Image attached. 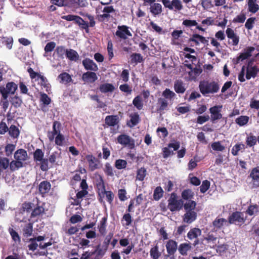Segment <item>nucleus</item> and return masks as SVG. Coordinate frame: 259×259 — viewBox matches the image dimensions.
I'll return each mask as SVG.
<instances>
[{"label": "nucleus", "mask_w": 259, "mask_h": 259, "mask_svg": "<svg viewBox=\"0 0 259 259\" xmlns=\"http://www.w3.org/2000/svg\"><path fill=\"white\" fill-rule=\"evenodd\" d=\"M176 94L169 89H166L162 93V97L158 98L156 106L157 112L164 113L169 109V106L172 105L176 97Z\"/></svg>", "instance_id": "1"}, {"label": "nucleus", "mask_w": 259, "mask_h": 259, "mask_svg": "<svg viewBox=\"0 0 259 259\" xmlns=\"http://www.w3.org/2000/svg\"><path fill=\"white\" fill-rule=\"evenodd\" d=\"M199 88L201 94L205 95L217 93L219 90L220 86L218 83L214 81L209 82L204 80L200 82Z\"/></svg>", "instance_id": "2"}, {"label": "nucleus", "mask_w": 259, "mask_h": 259, "mask_svg": "<svg viewBox=\"0 0 259 259\" xmlns=\"http://www.w3.org/2000/svg\"><path fill=\"white\" fill-rule=\"evenodd\" d=\"M108 249L103 245L101 246L100 244H98L95 246V249L93 251H87L82 254V259H88L95 255V259H102L105 255Z\"/></svg>", "instance_id": "3"}, {"label": "nucleus", "mask_w": 259, "mask_h": 259, "mask_svg": "<svg viewBox=\"0 0 259 259\" xmlns=\"http://www.w3.org/2000/svg\"><path fill=\"white\" fill-rule=\"evenodd\" d=\"M67 21H72L74 23L77 24L79 27L82 29H84L87 32H89V27H93L95 25V21L94 17H88L90 20L89 23L87 21H84L81 17H62Z\"/></svg>", "instance_id": "4"}, {"label": "nucleus", "mask_w": 259, "mask_h": 259, "mask_svg": "<svg viewBox=\"0 0 259 259\" xmlns=\"http://www.w3.org/2000/svg\"><path fill=\"white\" fill-rule=\"evenodd\" d=\"M167 201V207L168 209L171 212L179 211L183 207V201L181 199L178 200V196L175 192L171 193Z\"/></svg>", "instance_id": "5"}, {"label": "nucleus", "mask_w": 259, "mask_h": 259, "mask_svg": "<svg viewBox=\"0 0 259 259\" xmlns=\"http://www.w3.org/2000/svg\"><path fill=\"white\" fill-rule=\"evenodd\" d=\"M228 220L229 224L241 226L245 223L247 216H244V212L236 211L229 216Z\"/></svg>", "instance_id": "6"}, {"label": "nucleus", "mask_w": 259, "mask_h": 259, "mask_svg": "<svg viewBox=\"0 0 259 259\" xmlns=\"http://www.w3.org/2000/svg\"><path fill=\"white\" fill-rule=\"evenodd\" d=\"M17 88V84L13 81L8 82L6 87L0 86V93L3 99H8L9 94H14Z\"/></svg>", "instance_id": "7"}, {"label": "nucleus", "mask_w": 259, "mask_h": 259, "mask_svg": "<svg viewBox=\"0 0 259 259\" xmlns=\"http://www.w3.org/2000/svg\"><path fill=\"white\" fill-rule=\"evenodd\" d=\"M85 158L88 162L89 169L91 171H94L96 169L102 167V163L100 160L92 154H88L85 156Z\"/></svg>", "instance_id": "8"}, {"label": "nucleus", "mask_w": 259, "mask_h": 259, "mask_svg": "<svg viewBox=\"0 0 259 259\" xmlns=\"http://www.w3.org/2000/svg\"><path fill=\"white\" fill-rule=\"evenodd\" d=\"M117 142L124 146H127L130 149L135 148V141L128 135L121 134L117 138Z\"/></svg>", "instance_id": "9"}, {"label": "nucleus", "mask_w": 259, "mask_h": 259, "mask_svg": "<svg viewBox=\"0 0 259 259\" xmlns=\"http://www.w3.org/2000/svg\"><path fill=\"white\" fill-rule=\"evenodd\" d=\"M248 178L251 179L250 184L252 189H256L259 187V166L252 168Z\"/></svg>", "instance_id": "10"}, {"label": "nucleus", "mask_w": 259, "mask_h": 259, "mask_svg": "<svg viewBox=\"0 0 259 259\" xmlns=\"http://www.w3.org/2000/svg\"><path fill=\"white\" fill-rule=\"evenodd\" d=\"M61 124L59 121L55 120L53 122L52 131H49L47 134V137L50 142L54 141L55 136L61 134Z\"/></svg>", "instance_id": "11"}, {"label": "nucleus", "mask_w": 259, "mask_h": 259, "mask_svg": "<svg viewBox=\"0 0 259 259\" xmlns=\"http://www.w3.org/2000/svg\"><path fill=\"white\" fill-rule=\"evenodd\" d=\"M51 184L48 181H43L38 185V192L43 197H46L50 192Z\"/></svg>", "instance_id": "12"}, {"label": "nucleus", "mask_w": 259, "mask_h": 259, "mask_svg": "<svg viewBox=\"0 0 259 259\" xmlns=\"http://www.w3.org/2000/svg\"><path fill=\"white\" fill-rule=\"evenodd\" d=\"M165 247L167 255L174 256L178 249V243L172 239H170L167 241Z\"/></svg>", "instance_id": "13"}, {"label": "nucleus", "mask_w": 259, "mask_h": 259, "mask_svg": "<svg viewBox=\"0 0 259 259\" xmlns=\"http://www.w3.org/2000/svg\"><path fill=\"white\" fill-rule=\"evenodd\" d=\"M81 78L85 82L93 83L98 79V76L95 72L87 71L83 73Z\"/></svg>", "instance_id": "14"}, {"label": "nucleus", "mask_w": 259, "mask_h": 259, "mask_svg": "<svg viewBox=\"0 0 259 259\" xmlns=\"http://www.w3.org/2000/svg\"><path fill=\"white\" fill-rule=\"evenodd\" d=\"M103 195L98 196V200L100 203L104 202L103 198H106L107 201L111 205H112L114 198V195L111 191H105L102 193Z\"/></svg>", "instance_id": "15"}, {"label": "nucleus", "mask_w": 259, "mask_h": 259, "mask_svg": "<svg viewBox=\"0 0 259 259\" xmlns=\"http://www.w3.org/2000/svg\"><path fill=\"white\" fill-rule=\"evenodd\" d=\"M82 65L87 70H91L97 71L98 70L97 65L93 61V60L85 58L82 61Z\"/></svg>", "instance_id": "16"}, {"label": "nucleus", "mask_w": 259, "mask_h": 259, "mask_svg": "<svg viewBox=\"0 0 259 259\" xmlns=\"http://www.w3.org/2000/svg\"><path fill=\"white\" fill-rule=\"evenodd\" d=\"M197 218V213L192 211H186V213L183 215V221L188 224H191L196 220Z\"/></svg>", "instance_id": "17"}, {"label": "nucleus", "mask_w": 259, "mask_h": 259, "mask_svg": "<svg viewBox=\"0 0 259 259\" xmlns=\"http://www.w3.org/2000/svg\"><path fill=\"white\" fill-rule=\"evenodd\" d=\"M119 122V117L117 115H108L105 119V123L108 126H114L117 125Z\"/></svg>", "instance_id": "18"}, {"label": "nucleus", "mask_w": 259, "mask_h": 259, "mask_svg": "<svg viewBox=\"0 0 259 259\" xmlns=\"http://www.w3.org/2000/svg\"><path fill=\"white\" fill-rule=\"evenodd\" d=\"M244 212L249 216L254 217L259 212V206L255 203H251L248 206Z\"/></svg>", "instance_id": "19"}, {"label": "nucleus", "mask_w": 259, "mask_h": 259, "mask_svg": "<svg viewBox=\"0 0 259 259\" xmlns=\"http://www.w3.org/2000/svg\"><path fill=\"white\" fill-rule=\"evenodd\" d=\"M28 155L26 151L23 149L17 150L14 153V158L21 162L27 160Z\"/></svg>", "instance_id": "20"}, {"label": "nucleus", "mask_w": 259, "mask_h": 259, "mask_svg": "<svg viewBox=\"0 0 259 259\" xmlns=\"http://www.w3.org/2000/svg\"><path fill=\"white\" fill-rule=\"evenodd\" d=\"M226 32L227 37L232 40V45L235 46L238 45L239 41V37L234 33V30L230 28H228Z\"/></svg>", "instance_id": "21"}, {"label": "nucleus", "mask_w": 259, "mask_h": 259, "mask_svg": "<svg viewBox=\"0 0 259 259\" xmlns=\"http://www.w3.org/2000/svg\"><path fill=\"white\" fill-rule=\"evenodd\" d=\"M130 120L127 122V125L130 127H133L137 125L140 121V116L137 112H134L130 115Z\"/></svg>", "instance_id": "22"}, {"label": "nucleus", "mask_w": 259, "mask_h": 259, "mask_svg": "<svg viewBox=\"0 0 259 259\" xmlns=\"http://www.w3.org/2000/svg\"><path fill=\"white\" fill-rule=\"evenodd\" d=\"M258 72H259V69L257 68V66H253L250 67L248 66L246 68V78L249 80L251 77L255 78Z\"/></svg>", "instance_id": "23"}, {"label": "nucleus", "mask_w": 259, "mask_h": 259, "mask_svg": "<svg viewBox=\"0 0 259 259\" xmlns=\"http://www.w3.org/2000/svg\"><path fill=\"white\" fill-rule=\"evenodd\" d=\"M96 188L98 190V195H103L102 193L106 191L105 182L103 179V177L101 176H99V179L96 181Z\"/></svg>", "instance_id": "24"}, {"label": "nucleus", "mask_w": 259, "mask_h": 259, "mask_svg": "<svg viewBox=\"0 0 259 259\" xmlns=\"http://www.w3.org/2000/svg\"><path fill=\"white\" fill-rule=\"evenodd\" d=\"M58 78L60 79V83L62 84H67L73 82L71 76L67 72L61 73L58 75Z\"/></svg>", "instance_id": "25"}, {"label": "nucleus", "mask_w": 259, "mask_h": 259, "mask_svg": "<svg viewBox=\"0 0 259 259\" xmlns=\"http://www.w3.org/2000/svg\"><path fill=\"white\" fill-rule=\"evenodd\" d=\"M255 49L253 47H247L246 49L244 50V51L243 53H241L240 55L237 57V60L238 61H243L248 58L249 57L251 56V53Z\"/></svg>", "instance_id": "26"}, {"label": "nucleus", "mask_w": 259, "mask_h": 259, "mask_svg": "<svg viewBox=\"0 0 259 259\" xmlns=\"http://www.w3.org/2000/svg\"><path fill=\"white\" fill-rule=\"evenodd\" d=\"M210 113H211V118L213 121L221 119L222 117V115L220 112L219 107L214 106L209 109Z\"/></svg>", "instance_id": "27"}, {"label": "nucleus", "mask_w": 259, "mask_h": 259, "mask_svg": "<svg viewBox=\"0 0 259 259\" xmlns=\"http://www.w3.org/2000/svg\"><path fill=\"white\" fill-rule=\"evenodd\" d=\"M201 230L197 228H193L190 230L187 234V237L190 240L197 239L198 236L201 235Z\"/></svg>", "instance_id": "28"}, {"label": "nucleus", "mask_w": 259, "mask_h": 259, "mask_svg": "<svg viewBox=\"0 0 259 259\" xmlns=\"http://www.w3.org/2000/svg\"><path fill=\"white\" fill-rule=\"evenodd\" d=\"M189 40V42H194L196 45H199L200 42L203 44L208 42L204 37L198 34H194Z\"/></svg>", "instance_id": "29"}, {"label": "nucleus", "mask_w": 259, "mask_h": 259, "mask_svg": "<svg viewBox=\"0 0 259 259\" xmlns=\"http://www.w3.org/2000/svg\"><path fill=\"white\" fill-rule=\"evenodd\" d=\"M107 217H103L100 221L99 224L98 226V229L99 232L102 236L105 235L106 233V227H107Z\"/></svg>", "instance_id": "30"}, {"label": "nucleus", "mask_w": 259, "mask_h": 259, "mask_svg": "<svg viewBox=\"0 0 259 259\" xmlns=\"http://www.w3.org/2000/svg\"><path fill=\"white\" fill-rule=\"evenodd\" d=\"M99 90L102 93L112 92L115 90L114 85L112 83H104L99 86Z\"/></svg>", "instance_id": "31"}, {"label": "nucleus", "mask_w": 259, "mask_h": 259, "mask_svg": "<svg viewBox=\"0 0 259 259\" xmlns=\"http://www.w3.org/2000/svg\"><path fill=\"white\" fill-rule=\"evenodd\" d=\"M174 90L178 94H183L186 91L184 84L181 80H177L174 83Z\"/></svg>", "instance_id": "32"}, {"label": "nucleus", "mask_w": 259, "mask_h": 259, "mask_svg": "<svg viewBox=\"0 0 259 259\" xmlns=\"http://www.w3.org/2000/svg\"><path fill=\"white\" fill-rule=\"evenodd\" d=\"M150 255L151 259H159L161 256V252L159 250L157 244L152 247L150 250Z\"/></svg>", "instance_id": "33"}, {"label": "nucleus", "mask_w": 259, "mask_h": 259, "mask_svg": "<svg viewBox=\"0 0 259 259\" xmlns=\"http://www.w3.org/2000/svg\"><path fill=\"white\" fill-rule=\"evenodd\" d=\"M66 57L70 61L76 62L79 59L77 52L73 49H68Z\"/></svg>", "instance_id": "34"}, {"label": "nucleus", "mask_w": 259, "mask_h": 259, "mask_svg": "<svg viewBox=\"0 0 259 259\" xmlns=\"http://www.w3.org/2000/svg\"><path fill=\"white\" fill-rule=\"evenodd\" d=\"M194 196V193L190 189L184 190L181 193V197L185 200H192Z\"/></svg>", "instance_id": "35"}, {"label": "nucleus", "mask_w": 259, "mask_h": 259, "mask_svg": "<svg viewBox=\"0 0 259 259\" xmlns=\"http://www.w3.org/2000/svg\"><path fill=\"white\" fill-rule=\"evenodd\" d=\"M8 132L10 136L13 139L18 138L20 133L18 127L13 124L9 128Z\"/></svg>", "instance_id": "36"}, {"label": "nucleus", "mask_w": 259, "mask_h": 259, "mask_svg": "<svg viewBox=\"0 0 259 259\" xmlns=\"http://www.w3.org/2000/svg\"><path fill=\"white\" fill-rule=\"evenodd\" d=\"M133 104L139 110L143 109L144 104L142 98L141 96L138 95L133 100Z\"/></svg>", "instance_id": "37"}, {"label": "nucleus", "mask_w": 259, "mask_h": 259, "mask_svg": "<svg viewBox=\"0 0 259 259\" xmlns=\"http://www.w3.org/2000/svg\"><path fill=\"white\" fill-rule=\"evenodd\" d=\"M257 142L256 137L254 136L251 133L247 135L246 138V144L248 147H251L256 145Z\"/></svg>", "instance_id": "38"}, {"label": "nucleus", "mask_w": 259, "mask_h": 259, "mask_svg": "<svg viewBox=\"0 0 259 259\" xmlns=\"http://www.w3.org/2000/svg\"><path fill=\"white\" fill-rule=\"evenodd\" d=\"M33 155L34 161L38 164V162L44 158V152L40 149H36L33 152Z\"/></svg>", "instance_id": "39"}, {"label": "nucleus", "mask_w": 259, "mask_h": 259, "mask_svg": "<svg viewBox=\"0 0 259 259\" xmlns=\"http://www.w3.org/2000/svg\"><path fill=\"white\" fill-rule=\"evenodd\" d=\"M185 66H186L188 69H189L191 71L189 72L190 75H192V73H194L195 76L198 75L202 72V69L200 68V66L198 67H193L192 64L186 63L185 64Z\"/></svg>", "instance_id": "40"}, {"label": "nucleus", "mask_w": 259, "mask_h": 259, "mask_svg": "<svg viewBox=\"0 0 259 259\" xmlns=\"http://www.w3.org/2000/svg\"><path fill=\"white\" fill-rule=\"evenodd\" d=\"M227 222V220L224 218H217L213 222L212 225L214 228L220 229Z\"/></svg>", "instance_id": "41"}, {"label": "nucleus", "mask_w": 259, "mask_h": 259, "mask_svg": "<svg viewBox=\"0 0 259 259\" xmlns=\"http://www.w3.org/2000/svg\"><path fill=\"white\" fill-rule=\"evenodd\" d=\"M33 232V224L29 223L27 224L23 228V235L25 237L31 236Z\"/></svg>", "instance_id": "42"}, {"label": "nucleus", "mask_w": 259, "mask_h": 259, "mask_svg": "<svg viewBox=\"0 0 259 259\" xmlns=\"http://www.w3.org/2000/svg\"><path fill=\"white\" fill-rule=\"evenodd\" d=\"M147 175V170L144 167L139 168L137 171L136 180L143 181Z\"/></svg>", "instance_id": "43"}, {"label": "nucleus", "mask_w": 259, "mask_h": 259, "mask_svg": "<svg viewBox=\"0 0 259 259\" xmlns=\"http://www.w3.org/2000/svg\"><path fill=\"white\" fill-rule=\"evenodd\" d=\"M196 202L192 200H187V201L183 204V207L185 211L194 210L196 206Z\"/></svg>", "instance_id": "44"}, {"label": "nucleus", "mask_w": 259, "mask_h": 259, "mask_svg": "<svg viewBox=\"0 0 259 259\" xmlns=\"http://www.w3.org/2000/svg\"><path fill=\"white\" fill-rule=\"evenodd\" d=\"M45 213V208L42 206H37L34 208L31 213V218H35Z\"/></svg>", "instance_id": "45"}, {"label": "nucleus", "mask_w": 259, "mask_h": 259, "mask_svg": "<svg viewBox=\"0 0 259 259\" xmlns=\"http://www.w3.org/2000/svg\"><path fill=\"white\" fill-rule=\"evenodd\" d=\"M256 1L257 0H248V10L252 13H255L259 9V6L256 4Z\"/></svg>", "instance_id": "46"}, {"label": "nucleus", "mask_w": 259, "mask_h": 259, "mask_svg": "<svg viewBox=\"0 0 259 259\" xmlns=\"http://www.w3.org/2000/svg\"><path fill=\"white\" fill-rule=\"evenodd\" d=\"M68 50V49H66L64 46H57L55 50V53L59 58L63 59L64 58V55H66Z\"/></svg>", "instance_id": "47"}, {"label": "nucleus", "mask_w": 259, "mask_h": 259, "mask_svg": "<svg viewBox=\"0 0 259 259\" xmlns=\"http://www.w3.org/2000/svg\"><path fill=\"white\" fill-rule=\"evenodd\" d=\"M191 248V245L187 243H181L178 248V250L182 255H186L187 251Z\"/></svg>", "instance_id": "48"}, {"label": "nucleus", "mask_w": 259, "mask_h": 259, "mask_svg": "<svg viewBox=\"0 0 259 259\" xmlns=\"http://www.w3.org/2000/svg\"><path fill=\"white\" fill-rule=\"evenodd\" d=\"M143 58L141 54L134 53L131 55V63H141L143 61Z\"/></svg>", "instance_id": "49"}, {"label": "nucleus", "mask_w": 259, "mask_h": 259, "mask_svg": "<svg viewBox=\"0 0 259 259\" xmlns=\"http://www.w3.org/2000/svg\"><path fill=\"white\" fill-rule=\"evenodd\" d=\"M150 11L153 15H159L162 12V6L160 4L154 3L151 6Z\"/></svg>", "instance_id": "50"}, {"label": "nucleus", "mask_w": 259, "mask_h": 259, "mask_svg": "<svg viewBox=\"0 0 259 259\" xmlns=\"http://www.w3.org/2000/svg\"><path fill=\"white\" fill-rule=\"evenodd\" d=\"M23 166V162L19 160H12L10 163V168L14 171Z\"/></svg>", "instance_id": "51"}, {"label": "nucleus", "mask_w": 259, "mask_h": 259, "mask_svg": "<svg viewBox=\"0 0 259 259\" xmlns=\"http://www.w3.org/2000/svg\"><path fill=\"white\" fill-rule=\"evenodd\" d=\"M249 119V118L248 116L241 115L235 119V122L239 126H242L246 125L248 123Z\"/></svg>", "instance_id": "52"}, {"label": "nucleus", "mask_w": 259, "mask_h": 259, "mask_svg": "<svg viewBox=\"0 0 259 259\" xmlns=\"http://www.w3.org/2000/svg\"><path fill=\"white\" fill-rule=\"evenodd\" d=\"M2 42L7 48L10 50L13 46V39L12 37H3L2 38Z\"/></svg>", "instance_id": "53"}, {"label": "nucleus", "mask_w": 259, "mask_h": 259, "mask_svg": "<svg viewBox=\"0 0 259 259\" xmlns=\"http://www.w3.org/2000/svg\"><path fill=\"white\" fill-rule=\"evenodd\" d=\"M163 195V191L162 188L160 186H158L154 191L153 199L156 201L159 200L161 197H162Z\"/></svg>", "instance_id": "54"}, {"label": "nucleus", "mask_w": 259, "mask_h": 259, "mask_svg": "<svg viewBox=\"0 0 259 259\" xmlns=\"http://www.w3.org/2000/svg\"><path fill=\"white\" fill-rule=\"evenodd\" d=\"M70 4L75 7H85L88 4L87 0H71Z\"/></svg>", "instance_id": "55"}, {"label": "nucleus", "mask_w": 259, "mask_h": 259, "mask_svg": "<svg viewBox=\"0 0 259 259\" xmlns=\"http://www.w3.org/2000/svg\"><path fill=\"white\" fill-rule=\"evenodd\" d=\"M103 170L108 177H113L114 176L113 167L109 162H106L105 164V167Z\"/></svg>", "instance_id": "56"}, {"label": "nucleus", "mask_w": 259, "mask_h": 259, "mask_svg": "<svg viewBox=\"0 0 259 259\" xmlns=\"http://www.w3.org/2000/svg\"><path fill=\"white\" fill-rule=\"evenodd\" d=\"M49 160L48 158H44L39 161V168L43 171H47L50 167H49Z\"/></svg>", "instance_id": "57"}, {"label": "nucleus", "mask_w": 259, "mask_h": 259, "mask_svg": "<svg viewBox=\"0 0 259 259\" xmlns=\"http://www.w3.org/2000/svg\"><path fill=\"white\" fill-rule=\"evenodd\" d=\"M228 249V245L226 244H221L217 246L216 251L219 255H223Z\"/></svg>", "instance_id": "58"}, {"label": "nucleus", "mask_w": 259, "mask_h": 259, "mask_svg": "<svg viewBox=\"0 0 259 259\" xmlns=\"http://www.w3.org/2000/svg\"><path fill=\"white\" fill-rule=\"evenodd\" d=\"M127 162L125 160L117 159L115 162V166L118 169H121L126 168Z\"/></svg>", "instance_id": "59"}, {"label": "nucleus", "mask_w": 259, "mask_h": 259, "mask_svg": "<svg viewBox=\"0 0 259 259\" xmlns=\"http://www.w3.org/2000/svg\"><path fill=\"white\" fill-rule=\"evenodd\" d=\"M54 139L56 145L59 146H63V143L65 141V137L62 134H59L58 135L55 137Z\"/></svg>", "instance_id": "60"}, {"label": "nucleus", "mask_w": 259, "mask_h": 259, "mask_svg": "<svg viewBox=\"0 0 259 259\" xmlns=\"http://www.w3.org/2000/svg\"><path fill=\"white\" fill-rule=\"evenodd\" d=\"M39 77V79L40 80V85L46 89L47 92H48V89L50 88V84L48 83L47 79L41 74Z\"/></svg>", "instance_id": "61"}, {"label": "nucleus", "mask_w": 259, "mask_h": 259, "mask_svg": "<svg viewBox=\"0 0 259 259\" xmlns=\"http://www.w3.org/2000/svg\"><path fill=\"white\" fill-rule=\"evenodd\" d=\"M212 149L217 151H223L225 150V147L222 145L220 141L215 142L211 144Z\"/></svg>", "instance_id": "62"}, {"label": "nucleus", "mask_w": 259, "mask_h": 259, "mask_svg": "<svg viewBox=\"0 0 259 259\" xmlns=\"http://www.w3.org/2000/svg\"><path fill=\"white\" fill-rule=\"evenodd\" d=\"M11 102L15 107L18 108L21 106L22 103V101L20 97L15 96L12 98Z\"/></svg>", "instance_id": "63"}, {"label": "nucleus", "mask_w": 259, "mask_h": 259, "mask_svg": "<svg viewBox=\"0 0 259 259\" xmlns=\"http://www.w3.org/2000/svg\"><path fill=\"white\" fill-rule=\"evenodd\" d=\"M40 101L45 106H47L51 103V98L45 93L40 95Z\"/></svg>", "instance_id": "64"}]
</instances>
